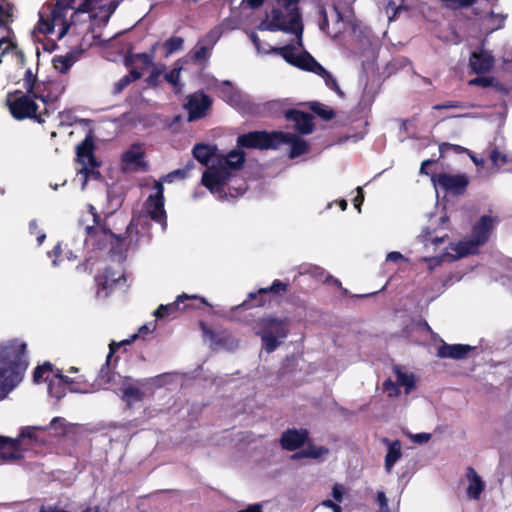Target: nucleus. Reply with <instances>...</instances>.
Here are the masks:
<instances>
[{
    "instance_id": "f257e3e1",
    "label": "nucleus",
    "mask_w": 512,
    "mask_h": 512,
    "mask_svg": "<svg viewBox=\"0 0 512 512\" xmlns=\"http://www.w3.org/2000/svg\"><path fill=\"white\" fill-rule=\"evenodd\" d=\"M28 366L25 341L13 338L0 342V401L23 381Z\"/></svg>"
},
{
    "instance_id": "f03ea898",
    "label": "nucleus",
    "mask_w": 512,
    "mask_h": 512,
    "mask_svg": "<svg viewBox=\"0 0 512 512\" xmlns=\"http://www.w3.org/2000/svg\"><path fill=\"white\" fill-rule=\"evenodd\" d=\"M85 242L94 249L102 250L110 244V252L115 256L124 255L130 248L138 245L137 226L130 222L124 234H116L106 224L89 225L85 228Z\"/></svg>"
},
{
    "instance_id": "7ed1b4c3",
    "label": "nucleus",
    "mask_w": 512,
    "mask_h": 512,
    "mask_svg": "<svg viewBox=\"0 0 512 512\" xmlns=\"http://www.w3.org/2000/svg\"><path fill=\"white\" fill-rule=\"evenodd\" d=\"M300 0H276L278 7L271 11V19L262 21L258 29L271 32L282 31L296 36V45L303 47L302 15L298 7Z\"/></svg>"
},
{
    "instance_id": "20e7f679",
    "label": "nucleus",
    "mask_w": 512,
    "mask_h": 512,
    "mask_svg": "<svg viewBox=\"0 0 512 512\" xmlns=\"http://www.w3.org/2000/svg\"><path fill=\"white\" fill-rule=\"evenodd\" d=\"M251 328L261 338L262 348L267 353H272L281 345L282 339L288 336L289 319L268 314L253 320Z\"/></svg>"
},
{
    "instance_id": "39448f33",
    "label": "nucleus",
    "mask_w": 512,
    "mask_h": 512,
    "mask_svg": "<svg viewBox=\"0 0 512 512\" xmlns=\"http://www.w3.org/2000/svg\"><path fill=\"white\" fill-rule=\"evenodd\" d=\"M6 104L12 117L18 121L33 119L42 124L45 122L46 117L50 115L47 107L38 113V105L34 98L28 93H23L21 90L9 92Z\"/></svg>"
},
{
    "instance_id": "423d86ee",
    "label": "nucleus",
    "mask_w": 512,
    "mask_h": 512,
    "mask_svg": "<svg viewBox=\"0 0 512 512\" xmlns=\"http://www.w3.org/2000/svg\"><path fill=\"white\" fill-rule=\"evenodd\" d=\"M282 131H251L238 136L237 146L248 149H277L283 139Z\"/></svg>"
},
{
    "instance_id": "0eeeda50",
    "label": "nucleus",
    "mask_w": 512,
    "mask_h": 512,
    "mask_svg": "<svg viewBox=\"0 0 512 512\" xmlns=\"http://www.w3.org/2000/svg\"><path fill=\"white\" fill-rule=\"evenodd\" d=\"M204 306H209L205 298L189 296L184 293L179 295L172 303L166 305L161 304L155 310L154 315L157 319H162L168 316L175 317L179 310L185 311L188 309H200Z\"/></svg>"
},
{
    "instance_id": "6e6552de",
    "label": "nucleus",
    "mask_w": 512,
    "mask_h": 512,
    "mask_svg": "<svg viewBox=\"0 0 512 512\" xmlns=\"http://www.w3.org/2000/svg\"><path fill=\"white\" fill-rule=\"evenodd\" d=\"M431 181L435 187H440L443 191L452 195L464 194L469 185V179L465 174L433 173Z\"/></svg>"
},
{
    "instance_id": "1a4fd4ad",
    "label": "nucleus",
    "mask_w": 512,
    "mask_h": 512,
    "mask_svg": "<svg viewBox=\"0 0 512 512\" xmlns=\"http://www.w3.org/2000/svg\"><path fill=\"white\" fill-rule=\"evenodd\" d=\"M232 173L217 165L208 166L202 174L201 183L213 194H221L231 178Z\"/></svg>"
},
{
    "instance_id": "9d476101",
    "label": "nucleus",
    "mask_w": 512,
    "mask_h": 512,
    "mask_svg": "<svg viewBox=\"0 0 512 512\" xmlns=\"http://www.w3.org/2000/svg\"><path fill=\"white\" fill-rule=\"evenodd\" d=\"M153 188L155 193L148 196L146 200L147 211L150 218L161 224L163 228L167 226V215L164 209V186L161 181H155Z\"/></svg>"
},
{
    "instance_id": "9b49d317",
    "label": "nucleus",
    "mask_w": 512,
    "mask_h": 512,
    "mask_svg": "<svg viewBox=\"0 0 512 512\" xmlns=\"http://www.w3.org/2000/svg\"><path fill=\"white\" fill-rule=\"evenodd\" d=\"M58 21L62 24V28L59 33V38H61L68 32L70 26L66 21L65 15H56L52 8V4L48 3L39 11L37 29L42 34H50L54 31V26Z\"/></svg>"
},
{
    "instance_id": "f8f14e48",
    "label": "nucleus",
    "mask_w": 512,
    "mask_h": 512,
    "mask_svg": "<svg viewBox=\"0 0 512 512\" xmlns=\"http://www.w3.org/2000/svg\"><path fill=\"white\" fill-rule=\"evenodd\" d=\"M213 100L203 91H197L187 96L184 109L188 112V121L192 122L204 118L211 109Z\"/></svg>"
},
{
    "instance_id": "ddd939ff",
    "label": "nucleus",
    "mask_w": 512,
    "mask_h": 512,
    "mask_svg": "<svg viewBox=\"0 0 512 512\" xmlns=\"http://www.w3.org/2000/svg\"><path fill=\"white\" fill-rule=\"evenodd\" d=\"M155 329V325L152 329H150L147 325H143L139 328L138 333L132 335L129 339L122 340L120 342H111L109 344V353L106 358L105 364L101 367L99 371V379L103 384H109L113 380V373L110 371V360L111 357L118 351V349L123 345L131 344L138 337H145L148 333L152 332Z\"/></svg>"
},
{
    "instance_id": "4468645a",
    "label": "nucleus",
    "mask_w": 512,
    "mask_h": 512,
    "mask_svg": "<svg viewBox=\"0 0 512 512\" xmlns=\"http://www.w3.org/2000/svg\"><path fill=\"white\" fill-rule=\"evenodd\" d=\"M118 1L115 0H82L75 8V12L94 13V16L100 15L108 20L118 7Z\"/></svg>"
},
{
    "instance_id": "2eb2a0df",
    "label": "nucleus",
    "mask_w": 512,
    "mask_h": 512,
    "mask_svg": "<svg viewBox=\"0 0 512 512\" xmlns=\"http://www.w3.org/2000/svg\"><path fill=\"white\" fill-rule=\"evenodd\" d=\"M63 87L56 81H40L29 94L34 100H41L45 105L55 102L62 93Z\"/></svg>"
},
{
    "instance_id": "dca6fc26",
    "label": "nucleus",
    "mask_w": 512,
    "mask_h": 512,
    "mask_svg": "<svg viewBox=\"0 0 512 512\" xmlns=\"http://www.w3.org/2000/svg\"><path fill=\"white\" fill-rule=\"evenodd\" d=\"M309 439L307 429L289 428L281 434L280 445L284 450L296 451L301 448Z\"/></svg>"
},
{
    "instance_id": "f3484780",
    "label": "nucleus",
    "mask_w": 512,
    "mask_h": 512,
    "mask_svg": "<svg viewBox=\"0 0 512 512\" xmlns=\"http://www.w3.org/2000/svg\"><path fill=\"white\" fill-rule=\"evenodd\" d=\"M285 119L295 124V129L300 134H310L314 128L313 116L297 109H289L285 112Z\"/></svg>"
},
{
    "instance_id": "a211bd4d",
    "label": "nucleus",
    "mask_w": 512,
    "mask_h": 512,
    "mask_svg": "<svg viewBox=\"0 0 512 512\" xmlns=\"http://www.w3.org/2000/svg\"><path fill=\"white\" fill-rule=\"evenodd\" d=\"M23 458L20 447V438H10L0 435V459L3 461H14Z\"/></svg>"
},
{
    "instance_id": "6ab92c4d",
    "label": "nucleus",
    "mask_w": 512,
    "mask_h": 512,
    "mask_svg": "<svg viewBox=\"0 0 512 512\" xmlns=\"http://www.w3.org/2000/svg\"><path fill=\"white\" fill-rule=\"evenodd\" d=\"M469 65L472 72L476 74L486 73L494 65V57L490 51L480 49L471 53Z\"/></svg>"
},
{
    "instance_id": "aec40b11",
    "label": "nucleus",
    "mask_w": 512,
    "mask_h": 512,
    "mask_svg": "<svg viewBox=\"0 0 512 512\" xmlns=\"http://www.w3.org/2000/svg\"><path fill=\"white\" fill-rule=\"evenodd\" d=\"M475 347L467 345V344H447L443 342L438 348L436 356L445 359H465L469 352L474 350Z\"/></svg>"
},
{
    "instance_id": "412c9836",
    "label": "nucleus",
    "mask_w": 512,
    "mask_h": 512,
    "mask_svg": "<svg viewBox=\"0 0 512 512\" xmlns=\"http://www.w3.org/2000/svg\"><path fill=\"white\" fill-rule=\"evenodd\" d=\"M94 150V140L91 135H87L76 147L77 161L82 165L99 166Z\"/></svg>"
},
{
    "instance_id": "4be33fe9",
    "label": "nucleus",
    "mask_w": 512,
    "mask_h": 512,
    "mask_svg": "<svg viewBox=\"0 0 512 512\" xmlns=\"http://www.w3.org/2000/svg\"><path fill=\"white\" fill-rule=\"evenodd\" d=\"M493 229V219L490 216L483 215L474 224L472 228V238L481 246L489 239L491 230Z\"/></svg>"
},
{
    "instance_id": "5701e85b",
    "label": "nucleus",
    "mask_w": 512,
    "mask_h": 512,
    "mask_svg": "<svg viewBox=\"0 0 512 512\" xmlns=\"http://www.w3.org/2000/svg\"><path fill=\"white\" fill-rule=\"evenodd\" d=\"M122 161L128 166H133L135 169L142 171L148 169V163L144 161V152L140 144H133L130 149L123 154Z\"/></svg>"
},
{
    "instance_id": "b1692460",
    "label": "nucleus",
    "mask_w": 512,
    "mask_h": 512,
    "mask_svg": "<svg viewBox=\"0 0 512 512\" xmlns=\"http://www.w3.org/2000/svg\"><path fill=\"white\" fill-rule=\"evenodd\" d=\"M283 144L290 145L289 157L291 159L297 158L309 150V146L305 140L290 133L284 132V137L279 142V147Z\"/></svg>"
},
{
    "instance_id": "393cba45",
    "label": "nucleus",
    "mask_w": 512,
    "mask_h": 512,
    "mask_svg": "<svg viewBox=\"0 0 512 512\" xmlns=\"http://www.w3.org/2000/svg\"><path fill=\"white\" fill-rule=\"evenodd\" d=\"M293 66L316 75L319 71H322V65L306 50L298 54Z\"/></svg>"
},
{
    "instance_id": "a878e982",
    "label": "nucleus",
    "mask_w": 512,
    "mask_h": 512,
    "mask_svg": "<svg viewBox=\"0 0 512 512\" xmlns=\"http://www.w3.org/2000/svg\"><path fill=\"white\" fill-rule=\"evenodd\" d=\"M244 162L245 154L240 150H232L225 157L218 159V165L229 172L240 169Z\"/></svg>"
},
{
    "instance_id": "bb28decb",
    "label": "nucleus",
    "mask_w": 512,
    "mask_h": 512,
    "mask_svg": "<svg viewBox=\"0 0 512 512\" xmlns=\"http://www.w3.org/2000/svg\"><path fill=\"white\" fill-rule=\"evenodd\" d=\"M289 289V282L275 279L270 286L260 288V293L266 294L268 297H272V302H279V299L282 298L289 291Z\"/></svg>"
},
{
    "instance_id": "cd10ccee",
    "label": "nucleus",
    "mask_w": 512,
    "mask_h": 512,
    "mask_svg": "<svg viewBox=\"0 0 512 512\" xmlns=\"http://www.w3.org/2000/svg\"><path fill=\"white\" fill-rule=\"evenodd\" d=\"M388 444V451L385 456V469L387 472H391L395 463L402 457V447L399 440L389 442L387 439L384 440Z\"/></svg>"
},
{
    "instance_id": "c85d7f7f",
    "label": "nucleus",
    "mask_w": 512,
    "mask_h": 512,
    "mask_svg": "<svg viewBox=\"0 0 512 512\" xmlns=\"http://www.w3.org/2000/svg\"><path fill=\"white\" fill-rule=\"evenodd\" d=\"M468 476H469V485L467 488V493L472 499H479L481 493L483 492L485 485L482 481L481 477L476 473V471L469 467L468 468Z\"/></svg>"
},
{
    "instance_id": "c756f323",
    "label": "nucleus",
    "mask_w": 512,
    "mask_h": 512,
    "mask_svg": "<svg viewBox=\"0 0 512 512\" xmlns=\"http://www.w3.org/2000/svg\"><path fill=\"white\" fill-rule=\"evenodd\" d=\"M272 303V297H268L266 294H261L260 289L255 292H250L247 295V299L241 304L246 309L260 308Z\"/></svg>"
},
{
    "instance_id": "7c9ffc66",
    "label": "nucleus",
    "mask_w": 512,
    "mask_h": 512,
    "mask_svg": "<svg viewBox=\"0 0 512 512\" xmlns=\"http://www.w3.org/2000/svg\"><path fill=\"white\" fill-rule=\"evenodd\" d=\"M480 245L472 238L469 240L459 241L451 247L456 253V258H463L468 255H474L478 253Z\"/></svg>"
},
{
    "instance_id": "2f4dec72",
    "label": "nucleus",
    "mask_w": 512,
    "mask_h": 512,
    "mask_svg": "<svg viewBox=\"0 0 512 512\" xmlns=\"http://www.w3.org/2000/svg\"><path fill=\"white\" fill-rule=\"evenodd\" d=\"M14 4L8 0H0V28H5L8 33H12L9 23L13 21Z\"/></svg>"
},
{
    "instance_id": "473e14b6",
    "label": "nucleus",
    "mask_w": 512,
    "mask_h": 512,
    "mask_svg": "<svg viewBox=\"0 0 512 512\" xmlns=\"http://www.w3.org/2000/svg\"><path fill=\"white\" fill-rule=\"evenodd\" d=\"M121 279L125 280L124 274L116 277L115 272L111 268L105 269L104 273L96 278L98 285L103 290H112Z\"/></svg>"
},
{
    "instance_id": "72a5a7b5",
    "label": "nucleus",
    "mask_w": 512,
    "mask_h": 512,
    "mask_svg": "<svg viewBox=\"0 0 512 512\" xmlns=\"http://www.w3.org/2000/svg\"><path fill=\"white\" fill-rule=\"evenodd\" d=\"M329 449L324 446L309 445L307 448L295 452L291 458L293 460L302 458L318 459L325 454H328Z\"/></svg>"
},
{
    "instance_id": "f704fd0d",
    "label": "nucleus",
    "mask_w": 512,
    "mask_h": 512,
    "mask_svg": "<svg viewBox=\"0 0 512 512\" xmlns=\"http://www.w3.org/2000/svg\"><path fill=\"white\" fill-rule=\"evenodd\" d=\"M215 147L207 144L199 143L193 147V157L203 165H208L209 161L215 154Z\"/></svg>"
},
{
    "instance_id": "c9c22d12",
    "label": "nucleus",
    "mask_w": 512,
    "mask_h": 512,
    "mask_svg": "<svg viewBox=\"0 0 512 512\" xmlns=\"http://www.w3.org/2000/svg\"><path fill=\"white\" fill-rule=\"evenodd\" d=\"M45 382L48 383V393L50 396L58 400L63 398L67 391H69L68 388H66V386L60 382L58 378H55V373H53L51 376H46Z\"/></svg>"
},
{
    "instance_id": "e433bc0d",
    "label": "nucleus",
    "mask_w": 512,
    "mask_h": 512,
    "mask_svg": "<svg viewBox=\"0 0 512 512\" xmlns=\"http://www.w3.org/2000/svg\"><path fill=\"white\" fill-rule=\"evenodd\" d=\"M122 400L126 403L128 408H131L135 402L143 401L145 397L144 391L129 385L123 388Z\"/></svg>"
},
{
    "instance_id": "4c0bfd02",
    "label": "nucleus",
    "mask_w": 512,
    "mask_h": 512,
    "mask_svg": "<svg viewBox=\"0 0 512 512\" xmlns=\"http://www.w3.org/2000/svg\"><path fill=\"white\" fill-rule=\"evenodd\" d=\"M394 373L397 376L398 386H404L405 392L408 394L415 388V378L413 374H407L401 370L399 366H394Z\"/></svg>"
},
{
    "instance_id": "58836bf2",
    "label": "nucleus",
    "mask_w": 512,
    "mask_h": 512,
    "mask_svg": "<svg viewBox=\"0 0 512 512\" xmlns=\"http://www.w3.org/2000/svg\"><path fill=\"white\" fill-rule=\"evenodd\" d=\"M295 49V45L290 43L282 47H273L270 52L281 56L288 64L293 66L298 56L294 53Z\"/></svg>"
},
{
    "instance_id": "ea45409f",
    "label": "nucleus",
    "mask_w": 512,
    "mask_h": 512,
    "mask_svg": "<svg viewBox=\"0 0 512 512\" xmlns=\"http://www.w3.org/2000/svg\"><path fill=\"white\" fill-rule=\"evenodd\" d=\"M54 369L55 366L49 361H45L42 365H38L33 371V382L35 384L45 382L46 376L53 375Z\"/></svg>"
},
{
    "instance_id": "a19ab883",
    "label": "nucleus",
    "mask_w": 512,
    "mask_h": 512,
    "mask_svg": "<svg viewBox=\"0 0 512 512\" xmlns=\"http://www.w3.org/2000/svg\"><path fill=\"white\" fill-rule=\"evenodd\" d=\"M194 167L195 163L190 159L183 168L173 170L164 176V181L171 183L175 179H186L190 176V172Z\"/></svg>"
},
{
    "instance_id": "79ce46f5",
    "label": "nucleus",
    "mask_w": 512,
    "mask_h": 512,
    "mask_svg": "<svg viewBox=\"0 0 512 512\" xmlns=\"http://www.w3.org/2000/svg\"><path fill=\"white\" fill-rule=\"evenodd\" d=\"M137 61L141 62L143 68H148L153 65L152 54L146 52L129 54L125 58V65L129 67Z\"/></svg>"
},
{
    "instance_id": "37998d69",
    "label": "nucleus",
    "mask_w": 512,
    "mask_h": 512,
    "mask_svg": "<svg viewBox=\"0 0 512 512\" xmlns=\"http://www.w3.org/2000/svg\"><path fill=\"white\" fill-rule=\"evenodd\" d=\"M441 7L450 10V11H458L461 9L472 7L476 0H438Z\"/></svg>"
},
{
    "instance_id": "c03bdc74",
    "label": "nucleus",
    "mask_w": 512,
    "mask_h": 512,
    "mask_svg": "<svg viewBox=\"0 0 512 512\" xmlns=\"http://www.w3.org/2000/svg\"><path fill=\"white\" fill-rule=\"evenodd\" d=\"M211 50V47L206 46V44H203L200 41H198L196 46L192 50L191 58L196 63L206 62L210 57Z\"/></svg>"
},
{
    "instance_id": "a18cd8bd",
    "label": "nucleus",
    "mask_w": 512,
    "mask_h": 512,
    "mask_svg": "<svg viewBox=\"0 0 512 512\" xmlns=\"http://www.w3.org/2000/svg\"><path fill=\"white\" fill-rule=\"evenodd\" d=\"M184 39L180 36H172L162 44L165 56H169L183 49Z\"/></svg>"
},
{
    "instance_id": "49530a36",
    "label": "nucleus",
    "mask_w": 512,
    "mask_h": 512,
    "mask_svg": "<svg viewBox=\"0 0 512 512\" xmlns=\"http://www.w3.org/2000/svg\"><path fill=\"white\" fill-rule=\"evenodd\" d=\"M55 378H58L60 382H62L66 388L70 392H82L83 390L80 387V383L76 381L75 379L68 377L62 373V371L55 367L54 372Z\"/></svg>"
},
{
    "instance_id": "de8ad7c7",
    "label": "nucleus",
    "mask_w": 512,
    "mask_h": 512,
    "mask_svg": "<svg viewBox=\"0 0 512 512\" xmlns=\"http://www.w3.org/2000/svg\"><path fill=\"white\" fill-rule=\"evenodd\" d=\"M310 109L319 117L324 120H331L335 117V112L333 109L325 106L319 102H312L310 104Z\"/></svg>"
},
{
    "instance_id": "09e8293b",
    "label": "nucleus",
    "mask_w": 512,
    "mask_h": 512,
    "mask_svg": "<svg viewBox=\"0 0 512 512\" xmlns=\"http://www.w3.org/2000/svg\"><path fill=\"white\" fill-rule=\"evenodd\" d=\"M321 70L322 71H319L317 73V75L321 78H323L326 86L335 91L337 94L339 95H342L343 92L340 88V86L338 85V82L336 81V79L332 76V74L330 72H328L323 66L321 67Z\"/></svg>"
},
{
    "instance_id": "8fccbe9b",
    "label": "nucleus",
    "mask_w": 512,
    "mask_h": 512,
    "mask_svg": "<svg viewBox=\"0 0 512 512\" xmlns=\"http://www.w3.org/2000/svg\"><path fill=\"white\" fill-rule=\"evenodd\" d=\"M53 66L60 73H67L72 66V57L67 56H55L53 58Z\"/></svg>"
},
{
    "instance_id": "3c124183",
    "label": "nucleus",
    "mask_w": 512,
    "mask_h": 512,
    "mask_svg": "<svg viewBox=\"0 0 512 512\" xmlns=\"http://www.w3.org/2000/svg\"><path fill=\"white\" fill-rule=\"evenodd\" d=\"M221 37V30L218 27L211 29L204 37L199 39V41L206 46L211 47L213 49L214 45L218 42Z\"/></svg>"
},
{
    "instance_id": "603ef678",
    "label": "nucleus",
    "mask_w": 512,
    "mask_h": 512,
    "mask_svg": "<svg viewBox=\"0 0 512 512\" xmlns=\"http://www.w3.org/2000/svg\"><path fill=\"white\" fill-rule=\"evenodd\" d=\"M99 166H90L88 164L83 165L82 168L79 170V173L84 176L85 182L89 178H93L96 180H100L102 178V175L99 170H97Z\"/></svg>"
},
{
    "instance_id": "864d4df0",
    "label": "nucleus",
    "mask_w": 512,
    "mask_h": 512,
    "mask_svg": "<svg viewBox=\"0 0 512 512\" xmlns=\"http://www.w3.org/2000/svg\"><path fill=\"white\" fill-rule=\"evenodd\" d=\"M74 2L75 0H56V3L52 5L54 13H56V15L61 14L66 16L67 10L76 8L73 6Z\"/></svg>"
},
{
    "instance_id": "5fc2aeb1",
    "label": "nucleus",
    "mask_w": 512,
    "mask_h": 512,
    "mask_svg": "<svg viewBox=\"0 0 512 512\" xmlns=\"http://www.w3.org/2000/svg\"><path fill=\"white\" fill-rule=\"evenodd\" d=\"M200 327L203 331V334L206 337H208L212 342H214L216 345L224 344V337L220 336L217 332H215L211 328L207 327L203 321L200 322Z\"/></svg>"
},
{
    "instance_id": "6e6d98bb",
    "label": "nucleus",
    "mask_w": 512,
    "mask_h": 512,
    "mask_svg": "<svg viewBox=\"0 0 512 512\" xmlns=\"http://www.w3.org/2000/svg\"><path fill=\"white\" fill-rule=\"evenodd\" d=\"M24 88L26 89V93L32 92L34 87L40 82L37 79V76L33 74L32 70L29 68L26 70L24 75Z\"/></svg>"
},
{
    "instance_id": "4d7b16f0",
    "label": "nucleus",
    "mask_w": 512,
    "mask_h": 512,
    "mask_svg": "<svg viewBox=\"0 0 512 512\" xmlns=\"http://www.w3.org/2000/svg\"><path fill=\"white\" fill-rule=\"evenodd\" d=\"M383 390L387 393L388 397H398L401 393L397 382H393L390 378L383 382Z\"/></svg>"
},
{
    "instance_id": "13d9d810",
    "label": "nucleus",
    "mask_w": 512,
    "mask_h": 512,
    "mask_svg": "<svg viewBox=\"0 0 512 512\" xmlns=\"http://www.w3.org/2000/svg\"><path fill=\"white\" fill-rule=\"evenodd\" d=\"M488 17L493 22L492 30H497L504 27L506 15L496 14L493 11H490Z\"/></svg>"
},
{
    "instance_id": "bf43d9fd",
    "label": "nucleus",
    "mask_w": 512,
    "mask_h": 512,
    "mask_svg": "<svg viewBox=\"0 0 512 512\" xmlns=\"http://www.w3.org/2000/svg\"><path fill=\"white\" fill-rule=\"evenodd\" d=\"M494 78L489 76H478L469 81V85L472 86H480V87H490L493 85Z\"/></svg>"
},
{
    "instance_id": "052dcab7",
    "label": "nucleus",
    "mask_w": 512,
    "mask_h": 512,
    "mask_svg": "<svg viewBox=\"0 0 512 512\" xmlns=\"http://www.w3.org/2000/svg\"><path fill=\"white\" fill-rule=\"evenodd\" d=\"M162 75V70L158 69V68H154L149 76L146 78V83L149 85V86H152V87H157L161 80H160V77Z\"/></svg>"
},
{
    "instance_id": "680f3d73",
    "label": "nucleus",
    "mask_w": 512,
    "mask_h": 512,
    "mask_svg": "<svg viewBox=\"0 0 512 512\" xmlns=\"http://www.w3.org/2000/svg\"><path fill=\"white\" fill-rule=\"evenodd\" d=\"M180 71L181 68H173L164 75L165 80L176 87L180 82Z\"/></svg>"
},
{
    "instance_id": "e2e57ef3",
    "label": "nucleus",
    "mask_w": 512,
    "mask_h": 512,
    "mask_svg": "<svg viewBox=\"0 0 512 512\" xmlns=\"http://www.w3.org/2000/svg\"><path fill=\"white\" fill-rule=\"evenodd\" d=\"M377 502L379 505V512H390L388 499L383 491H379L377 493Z\"/></svg>"
},
{
    "instance_id": "0e129e2a",
    "label": "nucleus",
    "mask_w": 512,
    "mask_h": 512,
    "mask_svg": "<svg viewBox=\"0 0 512 512\" xmlns=\"http://www.w3.org/2000/svg\"><path fill=\"white\" fill-rule=\"evenodd\" d=\"M439 150L441 153L445 152L446 150H453L454 152L456 153H464V152H467L468 150L460 145H456V144H450V143H442L440 144L439 146Z\"/></svg>"
},
{
    "instance_id": "69168bd1",
    "label": "nucleus",
    "mask_w": 512,
    "mask_h": 512,
    "mask_svg": "<svg viewBox=\"0 0 512 512\" xmlns=\"http://www.w3.org/2000/svg\"><path fill=\"white\" fill-rule=\"evenodd\" d=\"M490 160L494 165H499V160H501V163L504 164L507 161L506 155L502 154L497 148H494L490 152Z\"/></svg>"
},
{
    "instance_id": "338daca9",
    "label": "nucleus",
    "mask_w": 512,
    "mask_h": 512,
    "mask_svg": "<svg viewBox=\"0 0 512 512\" xmlns=\"http://www.w3.org/2000/svg\"><path fill=\"white\" fill-rule=\"evenodd\" d=\"M435 110L451 109V108H464L460 101H446L442 104H437L433 107Z\"/></svg>"
},
{
    "instance_id": "774afa93",
    "label": "nucleus",
    "mask_w": 512,
    "mask_h": 512,
    "mask_svg": "<svg viewBox=\"0 0 512 512\" xmlns=\"http://www.w3.org/2000/svg\"><path fill=\"white\" fill-rule=\"evenodd\" d=\"M131 82L130 80L128 79V77L126 76H123L121 79H119L115 85H114V89H113V93L114 94H119L121 93L128 85H130Z\"/></svg>"
}]
</instances>
